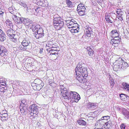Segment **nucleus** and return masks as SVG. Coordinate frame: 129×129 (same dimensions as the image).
Here are the masks:
<instances>
[{
	"instance_id": "nucleus-1",
	"label": "nucleus",
	"mask_w": 129,
	"mask_h": 129,
	"mask_svg": "<svg viewBox=\"0 0 129 129\" xmlns=\"http://www.w3.org/2000/svg\"><path fill=\"white\" fill-rule=\"evenodd\" d=\"M84 64H82L81 62H79L75 69L76 79L81 83L88 76L87 69L84 67Z\"/></svg>"
},
{
	"instance_id": "nucleus-2",
	"label": "nucleus",
	"mask_w": 129,
	"mask_h": 129,
	"mask_svg": "<svg viewBox=\"0 0 129 129\" xmlns=\"http://www.w3.org/2000/svg\"><path fill=\"white\" fill-rule=\"evenodd\" d=\"M62 19L58 14L54 15L53 19V25L57 30L60 29L64 25Z\"/></svg>"
},
{
	"instance_id": "nucleus-3",
	"label": "nucleus",
	"mask_w": 129,
	"mask_h": 129,
	"mask_svg": "<svg viewBox=\"0 0 129 129\" xmlns=\"http://www.w3.org/2000/svg\"><path fill=\"white\" fill-rule=\"evenodd\" d=\"M28 27L32 30L34 33H39L44 34L43 30L39 25H37L35 23L31 22L29 23Z\"/></svg>"
},
{
	"instance_id": "nucleus-4",
	"label": "nucleus",
	"mask_w": 129,
	"mask_h": 129,
	"mask_svg": "<svg viewBox=\"0 0 129 129\" xmlns=\"http://www.w3.org/2000/svg\"><path fill=\"white\" fill-rule=\"evenodd\" d=\"M80 95L76 92L71 91L68 99L72 100L73 101L77 103L80 99Z\"/></svg>"
},
{
	"instance_id": "nucleus-5",
	"label": "nucleus",
	"mask_w": 129,
	"mask_h": 129,
	"mask_svg": "<svg viewBox=\"0 0 129 129\" xmlns=\"http://www.w3.org/2000/svg\"><path fill=\"white\" fill-rule=\"evenodd\" d=\"M101 119L102 120H104L105 125L107 126L108 128L110 127L111 125V121L109 119V116H104Z\"/></svg>"
},
{
	"instance_id": "nucleus-6",
	"label": "nucleus",
	"mask_w": 129,
	"mask_h": 129,
	"mask_svg": "<svg viewBox=\"0 0 129 129\" xmlns=\"http://www.w3.org/2000/svg\"><path fill=\"white\" fill-rule=\"evenodd\" d=\"M30 39L28 38H24L21 43L24 46L28 47L31 45V43L30 42Z\"/></svg>"
},
{
	"instance_id": "nucleus-7",
	"label": "nucleus",
	"mask_w": 129,
	"mask_h": 129,
	"mask_svg": "<svg viewBox=\"0 0 129 129\" xmlns=\"http://www.w3.org/2000/svg\"><path fill=\"white\" fill-rule=\"evenodd\" d=\"M39 107L35 104L32 105L30 106L28 108V111L29 112H33L35 113L38 114Z\"/></svg>"
},
{
	"instance_id": "nucleus-8",
	"label": "nucleus",
	"mask_w": 129,
	"mask_h": 129,
	"mask_svg": "<svg viewBox=\"0 0 129 129\" xmlns=\"http://www.w3.org/2000/svg\"><path fill=\"white\" fill-rule=\"evenodd\" d=\"M61 94L63 98L68 99L70 95V92H69L67 89H64L60 91Z\"/></svg>"
},
{
	"instance_id": "nucleus-9",
	"label": "nucleus",
	"mask_w": 129,
	"mask_h": 129,
	"mask_svg": "<svg viewBox=\"0 0 129 129\" xmlns=\"http://www.w3.org/2000/svg\"><path fill=\"white\" fill-rule=\"evenodd\" d=\"M37 4L38 6L43 7H47L48 3L47 0H36Z\"/></svg>"
},
{
	"instance_id": "nucleus-10",
	"label": "nucleus",
	"mask_w": 129,
	"mask_h": 129,
	"mask_svg": "<svg viewBox=\"0 0 129 129\" xmlns=\"http://www.w3.org/2000/svg\"><path fill=\"white\" fill-rule=\"evenodd\" d=\"M110 36L113 38H120L119 37V34L116 30L114 29L112 30L110 32Z\"/></svg>"
},
{
	"instance_id": "nucleus-11",
	"label": "nucleus",
	"mask_w": 129,
	"mask_h": 129,
	"mask_svg": "<svg viewBox=\"0 0 129 129\" xmlns=\"http://www.w3.org/2000/svg\"><path fill=\"white\" fill-rule=\"evenodd\" d=\"M85 28V29L84 31L85 32L86 35L88 37H90L91 35L92 34L93 32L92 29L88 26H86Z\"/></svg>"
},
{
	"instance_id": "nucleus-12",
	"label": "nucleus",
	"mask_w": 129,
	"mask_h": 129,
	"mask_svg": "<svg viewBox=\"0 0 129 129\" xmlns=\"http://www.w3.org/2000/svg\"><path fill=\"white\" fill-rule=\"evenodd\" d=\"M7 50L4 46L0 45V55L3 56L4 55H7L8 53Z\"/></svg>"
},
{
	"instance_id": "nucleus-13",
	"label": "nucleus",
	"mask_w": 129,
	"mask_h": 129,
	"mask_svg": "<svg viewBox=\"0 0 129 129\" xmlns=\"http://www.w3.org/2000/svg\"><path fill=\"white\" fill-rule=\"evenodd\" d=\"M20 111L23 114H26L28 111V109L27 108V105L20 106Z\"/></svg>"
},
{
	"instance_id": "nucleus-14",
	"label": "nucleus",
	"mask_w": 129,
	"mask_h": 129,
	"mask_svg": "<svg viewBox=\"0 0 129 129\" xmlns=\"http://www.w3.org/2000/svg\"><path fill=\"white\" fill-rule=\"evenodd\" d=\"M86 9V8L83 4H80L77 6V11H85Z\"/></svg>"
},
{
	"instance_id": "nucleus-15",
	"label": "nucleus",
	"mask_w": 129,
	"mask_h": 129,
	"mask_svg": "<svg viewBox=\"0 0 129 129\" xmlns=\"http://www.w3.org/2000/svg\"><path fill=\"white\" fill-rule=\"evenodd\" d=\"M122 113L125 116V119L129 118V111L124 108H122Z\"/></svg>"
},
{
	"instance_id": "nucleus-16",
	"label": "nucleus",
	"mask_w": 129,
	"mask_h": 129,
	"mask_svg": "<svg viewBox=\"0 0 129 129\" xmlns=\"http://www.w3.org/2000/svg\"><path fill=\"white\" fill-rule=\"evenodd\" d=\"M87 53L89 55L91 58H92V57L94 56V51L90 47H87Z\"/></svg>"
},
{
	"instance_id": "nucleus-17",
	"label": "nucleus",
	"mask_w": 129,
	"mask_h": 129,
	"mask_svg": "<svg viewBox=\"0 0 129 129\" xmlns=\"http://www.w3.org/2000/svg\"><path fill=\"white\" fill-rule=\"evenodd\" d=\"M22 17L20 18L18 17H17V19L15 22V23L17 24V25H18L19 24H20V25H21L20 27L21 28V26H22Z\"/></svg>"
},
{
	"instance_id": "nucleus-18",
	"label": "nucleus",
	"mask_w": 129,
	"mask_h": 129,
	"mask_svg": "<svg viewBox=\"0 0 129 129\" xmlns=\"http://www.w3.org/2000/svg\"><path fill=\"white\" fill-rule=\"evenodd\" d=\"M14 32L13 30L11 28H10L6 30V33L8 36L12 37L13 35H14L13 34Z\"/></svg>"
},
{
	"instance_id": "nucleus-19",
	"label": "nucleus",
	"mask_w": 129,
	"mask_h": 129,
	"mask_svg": "<svg viewBox=\"0 0 129 129\" xmlns=\"http://www.w3.org/2000/svg\"><path fill=\"white\" fill-rule=\"evenodd\" d=\"M34 34L37 39H39L42 38L45 35L44 34H40L38 33H35Z\"/></svg>"
},
{
	"instance_id": "nucleus-20",
	"label": "nucleus",
	"mask_w": 129,
	"mask_h": 129,
	"mask_svg": "<svg viewBox=\"0 0 129 129\" xmlns=\"http://www.w3.org/2000/svg\"><path fill=\"white\" fill-rule=\"evenodd\" d=\"M118 66L119 68H121L122 69H124L128 67L127 63L124 62H122L121 65H119Z\"/></svg>"
},
{
	"instance_id": "nucleus-21",
	"label": "nucleus",
	"mask_w": 129,
	"mask_h": 129,
	"mask_svg": "<svg viewBox=\"0 0 129 129\" xmlns=\"http://www.w3.org/2000/svg\"><path fill=\"white\" fill-rule=\"evenodd\" d=\"M121 40V39L120 38H119V39L117 38V39H115V38H113L111 40L110 43H113L120 44Z\"/></svg>"
},
{
	"instance_id": "nucleus-22",
	"label": "nucleus",
	"mask_w": 129,
	"mask_h": 129,
	"mask_svg": "<svg viewBox=\"0 0 129 129\" xmlns=\"http://www.w3.org/2000/svg\"><path fill=\"white\" fill-rule=\"evenodd\" d=\"M120 97L121 99L122 100L125 101L126 100L128 99L129 96L126 94H121L120 95Z\"/></svg>"
},
{
	"instance_id": "nucleus-23",
	"label": "nucleus",
	"mask_w": 129,
	"mask_h": 129,
	"mask_svg": "<svg viewBox=\"0 0 129 129\" xmlns=\"http://www.w3.org/2000/svg\"><path fill=\"white\" fill-rule=\"evenodd\" d=\"M122 85L124 88L129 92V84L127 83L123 82Z\"/></svg>"
},
{
	"instance_id": "nucleus-24",
	"label": "nucleus",
	"mask_w": 129,
	"mask_h": 129,
	"mask_svg": "<svg viewBox=\"0 0 129 129\" xmlns=\"http://www.w3.org/2000/svg\"><path fill=\"white\" fill-rule=\"evenodd\" d=\"M105 19L106 21L107 22L110 23H113V19L111 17L109 16H105Z\"/></svg>"
},
{
	"instance_id": "nucleus-25",
	"label": "nucleus",
	"mask_w": 129,
	"mask_h": 129,
	"mask_svg": "<svg viewBox=\"0 0 129 129\" xmlns=\"http://www.w3.org/2000/svg\"><path fill=\"white\" fill-rule=\"evenodd\" d=\"M6 39V35L4 32L0 34V41L3 42Z\"/></svg>"
},
{
	"instance_id": "nucleus-26",
	"label": "nucleus",
	"mask_w": 129,
	"mask_h": 129,
	"mask_svg": "<svg viewBox=\"0 0 129 129\" xmlns=\"http://www.w3.org/2000/svg\"><path fill=\"white\" fill-rule=\"evenodd\" d=\"M6 23L7 24V26L11 28V27H12L13 24L12 22L9 20H7L6 22Z\"/></svg>"
},
{
	"instance_id": "nucleus-27",
	"label": "nucleus",
	"mask_w": 129,
	"mask_h": 129,
	"mask_svg": "<svg viewBox=\"0 0 129 129\" xmlns=\"http://www.w3.org/2000/svg\"><path fill=\"white\" fill-rule=\"evenodd\" d=\"M16 84L19 85L20 87H21L23 88V87L25 85V84L23 82L17 81V82Z\"/></svg>"
},
{
	"instance_id": "nucleus-28",
	"label": "nucleus",
	"mask_w": 129,
	"mask_h": 129,
	"mask_svg": "<svg viewBox=\"0 0 129 129\" xmlns=\"http://www.w3.org/2000/svg\"><path fill=\"white\" fill-rule=\"evenodd\" d=\"M66 3L67 4L68 7H69L71 8L73 6L72 3L70 0H67Z\"/></svg>"
},
{
	"instance_id": "nucleus-29",
	"label": "nucleus",
	"mask_w": 129,
	"mask_h": 129,
	"mask_svg": "<svg viewBox=\"0 0 129 129\" xmlns=\"http://www.w3.org/2000/svg\"><path fill=\"white\" fill-rule=\"evenodd\" d=\"M34 82L35 84L37 85H39L41 84L42 83H43L41 80L38 79H35L34 81Z\"/></svg>"
},
{
	"instance_id": "nucleus-30",
	"label": "nucleus",
	"mask_w": 129,
	"mask_h": 129,
	"mask_svg": "<svg viewBox=\"0 0 129 129\" xmlns=\"http://www.w3.org/2000/svg\"><path fill=\"white\" fill-rule=\"evenodd\" d=\"M5 12V10L4 9L0 8V18H3Z\"/></svg>"
},
{
	"instance_id": "nucleus-31",
	"label": "nucleus",
	"mask_w": 129,
	"mask_h": 129,
	"mask_svg": "<svg viewBox=\"0 0 129 129\" xmlns=\"http://www.w3.org/2000/svg\"><path fill=\"white\" fill-rule=\"evenodd\" d=\"M78 123L79 124L82 125H85L86 124V122L83 120H79Z\"/></svg>"
},
{
	"instance_id": "nucleus-32",
	"label": "nucleus",
	"mask_w": 129,
	"mask_h": 129,
	"mask_svg": "<svg viewBox=\"0 0 129 129\" xmlns=\"http://www.w3.org/2000/svg\"><path fill=\"white\" fill-rule=\"evenodd\" d=\"M43 83H42L41 84L39 85H37V86H36V89H37V90H40L43 87Z\"/></svg>"
},
{
	"instance_id": "nucleus-33",
	"label": "nucleus",
	"mask_w": 129,
	"mask_h": 129,
	"mask_svg": "<svg viewBox=\"0 0 129 129\" xmlns=\"http://www.w3.org/2000/svg\"><path fill=\"white\" fill-rule=\"evenodd\" d=\"M53 42L52 41H50L47 42L46 46L50 48V49L51 48V47L53 44Z\"/></svg>"
},
{
	"instance_id": "nucleus-34",
	"label": "nucleus",
	"mask_w": 129,
	"mask_h": 129,
	"mask_svg": "<svg viewBox=\"0 0 129 129\" xmlns=\"http://www.w3.org/2000/svg\"><path fill=\"white\" fill-rule=\"evenodd\" d=\"M19 48L21 50L25 51L26 50L27 48L24 46L22 44L20 45L19 47Z\"/></svg>"
},
{
	"instance_id": "nucleus-35",
	"label": "nucleus",
	"mask_w": 129,
	"mask_h": 129,
	"mask_svg": "<svg viewBox=\"0 0 129 129\" xmlns=\"http://www.w3.org/2000/svg\"><path fill=\"white\" fill-rule=\"evenodd\" d=\"M23 18V19H22V23L23 24H25L26 23H28V25H28H28H29V23H30V22H29V21H28V19H26V18H23V17H22Z\"/></svg>"
},
{
	"instance_id": "nucleus-36",
	"label": "nucleus",
	"mask_w": 129,
	"mask_h": 129,
	"mask_svg": "<svg viewBox=\"0 0 129 129\" xmlns=\"http://www.w3.org/2000/svg\"><path fill=\"white\" fill-rule=\"evenodd\" d=\"M0 85L3 86H6V81L4 80H0Z\"/></svg>"
},
{
	"instance_id": "nucleus-37",
	"label": "nucleus",
	"mask_w": 129,
	"mask_h": 129,
	"mask_svg": "<svg viewBox=\"0 0 129 129\" xmlns=\"http://www.w3.org/2000/svg\"><path fill=\"white\" fill-rule=\"evenodd\" d=\"M21 104L20 106H27V103L26 102V100H22L21 101Z\"/></svg>"
},
{
	"instance_id": "nucleus-38",
	"label": "nucleus",
	"mask_w": 129,
	"mask_h": 129,
	"mask_svg": "<svg viewBox=\"0 0 129 129\" xmlns=\"http://www.w3.org/2000/svg\"><path fill=\"white\" fill-rule=\"evenodd\" d=\"M49 55H54L56 56V57L57 56V55H58V53L57 52H55V51H51L50 53L49 54Z\"/></svg>"
},
{
	"instance_id": "nucleus-39",
	"label": "nucleus",
	"mask_w": 129,
	"mask_h": 129,
	"mask_svg": "<svg viewBox=\"0 0 129 129\" xmlns=\"http://www.w3.org/2000/svg\"><path fill=\"white\" fill-rule=\"evenodd\" d=\"M123 38H126L128 37V34L127 33L124 31L122 35Z\"/></svg>"
},
{
	"instance_id": "nucleus-40",
	"label": "nucleus",
	"mask_w": 129,
	"mask_h": 129,
	"mask_svg": "<svg viewBox=\"0 0 129 129\" xmlns=\"http://www.w3.org/2000/svg\"><path fill=\"white\" fill-rule=\"evenodd\" d=\"M89 106L90 108H94L96 106V105L93 103H90L89 104Z\"/></svg>"
},
{
	"instance_id": "nucleus-41",
	"label": "nucleus",
	"mask_w": 129,
	"mask_h": 129,
	"mask_svg": "<svg viewBox=\"0 0 129 129\" xmlns=\"http://www.w3.org/2000/svg\"><path fill=\"white\" fill-rule=\"evenodd\" d=\"M77 12L78 13L79 15L82 16L85 15V11H77Z\"/></svg>"
},
{
	"instance_id": "nucleus-42",
	"label": "nucleus",
	"mask_w": 129,
	"mask_h": 129,
	"mask_svg": "<svg viewBox=\"0 0 129 129\" xmlns=\"http://www.w3.org/2000/svg\"><path fill=\"white\" fill-rule=\"evenodd\" d=\"M7 87L5 86L3 87L1 86H0V91L2 92H5L4 90L6 89Z\"/></svg>"
},
{
	"instance_id": "nucleus-43",
	"label": "nucleus",
	"mask_w": 129,
	"mask_h": 129,
	"mask_svg": "<svg viewBox=\"0 0 129 129\" xmlns=\"http://www.w3.org/2000/svg\"><path fill=\"white\" fill-rule=\"evenodd\" d=\"M8 114L7 113L3 114L1 116L2 118H7V117Z\"/></svg>"
},
{
	"instance_id": "nucleus-44",
	"label": "nucleus",
	"mask_w": 129,
	"mask_h": 129,
	"mask_svg": "<svg viewBox=\"0 0 129 129\" xmlns=\"http://www.w3.org/2000/svg\"><path fill=\"white\" fill-rule=\"evenodd\" d=\"M12 19L15 22L16 20V19H17V17H18L16 15H13L12 16Z\"/></svg>"
},
{
	"instance_id": "nucleus-45",
	"label": "nucleus",
	"mask_w": 129,
	"mask_h": 129,
	"mask_svg": "<svg viewBox=\"0 0 129 129\" xmlns=\"http://www.w3.org/2000/svg\"><path fill=\"white\" fill-rule=\"evenodd\" d=\"M57 43H54L53 42V44H52V45L51 47V48H55L57 47Z\"/></svg>"
},
{
	"instance_id": "nucleus-46",
	"label": "nucleus",
	"mask_w": 129,
	"mask_h": 129,
	"mask_svg": "<svg viewBox=\"0 0 129 129\" xmlns=\"http://www.w3.org/2000/svg\"><path fill=\"white\" fill-rule=\"evenodd\" d=\"M74 33H77L78 31L79 30V27L78 26H77V27L76 28H74Z\"/></svg>"
},
{
	"instance_id": "nucleus-47",
	"label": "nucleus",
	"mask_w": 129,
	"mask_h": 129,
	"mask_svg": "<svg viewBox=\"0 0 129 129\" xmlns=\"http://www.w3.org/2000/svg\"><path fill=\"white\" fill-rule=\"evenodd\" d=\"M30 112V114L32 116H36V115L37 114V113H35L34 112Z\"/></svg>"
},
{
	"instance_id": "nucleus-48",
	"label": "nucleus",
	"mask_w": 129,
	"mask_h": 129,
	"mask_svg": "<svg viewBox=\"0 0 129 129\" xmlns=\"http://www.w3.org/2000/svg\"><path fill=\"white\" fill-rule=\"evenodd\" d=\"M73 22H71V21H70L69 23V24L68 26V27H71V25H74V24H73Z\"/></svg>"
},
{
	"instance_id": "nucleus-49",
	"label": "nucleus",
	"mask_w": 129,
	"mask_h": 129,
	"mask_svg": "<svg viewBox=\"0 0 129 129\" xmlns=\"http://www.w3.org/2000/svg\"><path fill=\"white\" fill-rule=\"evenodd\" d=\"M125 125L123 124H121V126H120L121 129H125Z\"/></svg>"
},
{
	"instance_id": "nucleus-50",
	"label": "nucleus",
	"mask_w": 129,
	"mask_h": 129,
	"mask_svg": "<svg viewBox=\"0 0 129 129\" xmlns=\"http://www.w3.org/2000/svg\"><path fill=\"white\" fill-rule=\"evenodd\" d=\"M64 89H66V88H64L63 86V85H61L60 86V91L62 90H63Z\"/></svg>"
},
{
	"instance_id": "nucleus-51",
	"label": "nucleus",
	"mask_w": 129,
	"mask_h": 129,
	"mask_svg": "<svg viewBox=\"0 0 129 129\" xmlns=\"http://www.w3.org/2000/svg\"><path fill=\"white\" fill-rule=\"evenodd\" d=\"M129 15H126V21L128 22H129V13H128Z\"/></svg>"
},
{
	"instance_id": "nucleus-52",
	"label": "nucleus",
	"mask_w": 129,
	"mask_h": 129,
	"mask_svg": "<svg viewBox=\"0 0 129 129\" xmlns=\"http://www.w3.org/2000/svg\"><path fill=\"white\" fill-rule=\"evenodd\" d=\"M111 44H112L113 46L115 47H116L118 46V45L120 44H115L113 43H111Z\"/></svg>"
},
{
	"instance_id": "nucleus-53",
	"label": "nucleus",
	"mask_w": 129,
	"mask_h": 129,
	"mask_svg": "<svg viewBox=\"0 0 129 129\" xmlns=\"http://www.w3.org/2000/svg\"><path fill=\"white\" fill-rule=\"evenodd\" d=\"M57 48V47L51 48V50L52 51H55L57 52V49H56Z\"/></svg>"
},
{
	"instance_id": "nucleus-54",
	"label": "nucleus",
	"mask_w": 129,
	"mask_h": 129,
	"mask_svg": "<svg viewBox=\"0 0 129 129\" xmlns=\"http://www.w3.org/2000/svg\"><path fill=\"white\" fill-rule=\"evenodd\" d=\"M73 24H74V25H75V26H78V24H77L76 22L75 21L73 22Z\"/></svg>"
},
{
	"instance_id": "nucleus-55",
	"label": "nucleus",
	"mask_w": 129,
	"mask_h": 129,
	"mask_svg": "<svg viewBox=\"0 0 129 129\" xmlns=\"http://www.w3.org/2000/svg\"><path fill=\"white\" fill-rule=\"evenodd\" d=\"M47 50L48 52H48V53H49L50 54V53L51 51H52L51 50V49L50 50V48H49V49H48Z\"/></svg>"
},
{
	"instance_id": "nucleus-56",
	"label": "nucleus",
	"mask_w": 129,
	"mask_h": 129,
	"mask_svg": "<svg viewBox=\"0 0 129 129\" xmlns=\"http://www.w3.org/2000/svg\"><path fill=\"white\" fill-rule=\"evenodd\" d=\"M77 26H75V25H71V27H68L69 28H72V29H73V28H77Z\"/></svg>"
},
{
	"instance_id": "nucleus-57",
	"label": "nucleus",
	"mask_w": 129,
	"mask_h": 129,
	"mask_svg": "<svg viewBox=\"0 0 129 129\" xmlns=\"http://www.w3.org/2000/svg\"><path fill=\"white\" fill-rule=\"evenodd\" d=\"M40 50H39V53H41V54H42V52H43V48H40Z\"/></svg>"
},
{
	"instance_id": "nucleus-58",
	"label": "nucleus",
	"mask_w": 129,
	"mask_h": 129,
	"mask_svg": "<svg viewBox=\"0 0 129 129\" xmlns=\"http://www.w3.org/2000/svg\"><path fill=\"white\" fill-rule=\"evenodd\" d=\"M114 82H111L110 83V85L111 86H112V88L113 87L114 84Z\"/></svg>"
},
{
	"instance_id": "nucleus-59",
	"label": "nucleus",
	"mask_w": 129,
	"mask_h": 129,
	"mask_svg": "<svg viewBox=\"0 0 129 129\" xmlns=\"http://www.w3.org/2000/svg\"><path fill=\"white\" fill-rule=\"evenodd\" d=\"M12 41H13L14 42H15L17 40L16 39H15L14 37H12Z\"/></svg>"
},
{
	"instance_id": "nucleus-60",
	"label": "nucleus",
	"mask_w": 129,
	"mask_h": 129,
	"mask_svg": "<svg viewBox=\"0 0 129 129\" xmlns=\"http://www.w3.org/2000/svg\"><path fill=\"white\" fill-rule=\"evenodd\" d=\"M36 86H37V85H36L33 86V88L35 90H37L36 89Z\"/></svg>"
},
{
	"instance_id": "nucleus-61",
	"label": "nucleus",
	"mask_w": 129,
	"mask_h": 129,
	"mask_svg": "<svg viewBox=\"0 0 129 129\" xmlns=\"http://www.w3.org/2000/svg\"><path fill=\"white\" fill-rule=\"evenodd\" d=\"M117 14H118V15H119V16L120 17V18H121V15L120 13V12L119 13L118 11H117Z\"/></svg>"
},
{
	"instance_id": "nucleus-62",
	"label": "nucleus",
	"mask_w": 129,
	"mask_h": 129,
	"mask_svg": "<svg viewBox=\"0 0 129 129\" xmlns=\"http://www.w3.org/2000/svg\"><path fill=\"white\" fill-rule=\"evenodd\" d=\"M74 28H73V29H71L70 30V31H71V32L74 33Z\"/></svg>"
},
{
	"instance_id": "nucleus-63",
	"label": "nucleus",
	"mask_w": 129,
	"mask_h": 129,
	"mask_svg": "<svg viewBox=\"0 0 129 129\" xmlns=\"http://www.w3.org/2000/svg\"><path fill=\"white\" fill-rule=\"evenodd\" d=\"M32 10L34 12L36 11V9L35 8H33L32 9Z\"/></svg>"
},
{
	"instance_id": "nucleus-64",
	"label": "nucleus",
	"mask_w": 129,
	"mask_h": 129,
	"mask_svg": "<svg viewBox=\"0 0 129 129\" xmlns=\"http://www.w3.org/2000/svg\"><path fill=\"white\" fill-rule=\"evenodd\" d=\"M3 31L0 29V34H2V33H3Z\"/></svg>"
}]
</instances>
